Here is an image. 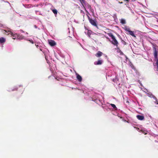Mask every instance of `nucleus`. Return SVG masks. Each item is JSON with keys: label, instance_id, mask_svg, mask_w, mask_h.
I'll list each match as a JSON object with an SVG mask.
<instances>
[{"label": "nucleus", "instance_id": "obj_1", "mask_svg": "<svg viewBox=\"0 0 158 158\" xmlns=\"http://www.w3.org/2000/svg\"><path fill=\"white\" fill-rule=\"evenodd\" d=\"M108 35L111 38L112 40L111 41V43L117 47L118 43L116 40L115 36L111 33H109Z\"/></svg>", "mask_w": 158, "mask_h": 158}, {"label": "nucleus", "instance_id": "obj_2", "mask_svg": "<svg viewBox=\"0 0 158 158\" xmlns=\"http://www.w3.org/2000/svg\"><path fill=\"white\" fill-rule=\"evenodd\" d=\"M9 32H10L9 34L11 35L13 39H22L23 38V36H22L20 35H18L17 33H13L10 31Z\"/></svg>", "mask_w": 158, "mask_h": 158}, {"label": "nucleus", "instance_id": "obj_3", "mask_svg": "<svg viewBox=\"0 0 158 158\" xmlns=\"http://www.w3.org/2000/svg\"><path fill=\"white\" fill-rule=\"evenodd\" d=\"M90 23L93 26L97 28H98V26L97 24L96 20H93L92 19L89 21Z\"/></svg>", "mask_w": 158, "mask_h": 158}, {"label": "nucleus", "instance_id": "obj_4", "mask_svg": "<svg viewBox=\"0 0 158 158\" xmlns=\"http://www.w3.org/2000/svg\"><path fill=\"white\" fill-rule=\"evenodd\" d=\"M49 44L52 46L55 45L56 44V43L54 40H50L48 41Z\"/></svg>", "mask_w": 158, "mask_h": 158}, {"label": "nucleus", "instance_id": "obj_5", "mask_svg": "<svg viewBox=\"0 0 158 158\" xmlns=\"http://www.w3.org/2000/svg\"><path fill=\"white\" fill-rule=\"evenodd\" d=\"M103 54V53L100 51H98V52L95 54V56L98 57H99L101 56Z\"/></svg>", "mask_w": 158, "mask_h": 158}, {"label": "nucleus", "instance_id": "obj_6", "mask_svg": "<svg viewBox=\"0 0 158 158\" xmlns=\"http://www.w3.org/2000/svg\"><path fill=\"white\" fill-rule=\"evenodd\" d=\"M154 54L155 59L157 60V59H158V53L156 49L155 48L154 50Z\"/></svg>", "mask_w": 158, "mask_h": 158}, {"label": "nucleus", "instance_id": "obj_7", "mask_svg": "<svg viewBox=\"0 0 158 158\" xmlns=\"http://www.w3.org/2000/svg\"><path fill=\"white\" fill-rule=\"evenodd\" d=\"M77 78L79 82H81L82 80V78L81 76L78 74H77Z\"/></svg>", "mask_w": 158, "mask_h": 158}, {"label": "nucleus", "instance_id": "obj_8", "mask_svg": "<svg viewBox=\"0 0 158 158\" xmlns=\"http://www.w3.org/2000/svg\"><path fill=\"white\" fill-rule=\"evenodd\" d=\"M6 39L3 37H0V44H3L5 42Z\"/></svg>", "mask_w": 158, "mask_h": 158}, {"label": "nucleus", "instance_id": "obj_9", "mask_svg": "<svg viewBox=\"0 0 158 158\" xmlns=\"http://www.w3.org/2000/svg\"><path fill=\"white\" fill-rule=\"evenodd\" d=\"M136 117L139 120H143L144 119V116L142 115H137Z\"/></svg>", "mask_w": 158, "mask_h": 158}, {"label": "nucleus", "instance_id": "obj_10", "mask_svg": "<svg viewBox=\"0 0 158 158\" xmlns=\"http://www.w3.org/2000/svg\"><path fill=\"white\" fill-rule=\"evenodd\" d=\"M102 60H98L96 63H94L95 65H101L102 64Z\"/></svg>", "mask_w": 158, "mask_h": 158}, {"label": "nucleus", "instance_id": "obj_11", "mask_svg": "<svg viewBox=\"0 0 158 158\" xmlns=\"http://www.w3.org/2000/svg\"><path fill=\"white\" fill-rule=\"evenodd\" d=\"M129 34L133 37H136V36L134 35L133 31L130 30L128 31Z\"/></svg>", "mask_w": 158, "mask_h": 158}, {"label": "nucleus", "instance_id": "obj_12", "mask_svg": "<svg viewBox=\"0 0 158 158\" xmlns=\"http://www.w3.org/2000/svg\"><path fill=\"white\" fill-rule=\"evenodd\" d=\"M92 33V32L91 30H88L87 32V35L89 37H90V35Z\"/></svg>", "mask_w": 158, "mask_h": 158}, {"label": "nucleus", "instance_id": "obj_13", "mask_svg": "<svg viewBox=\"0 0 158 158\" xmlns=\"http://www.w3.org/2000/svg\"><path fill=\"white\" fill-rule=\"evenodd\" d=\"M124 29L126 31H128L130 30V28L127 26H125L124 27Z\"/></svg>", "mask_w": 158, "mask_h": 158}, {"label": "nucleus", "instance_id": "obj_14", "mask_svg": "<svg viewBox=\"0 0 158 158\" xmlns=\"http://www.w3.org/2000/svg\"><path fill=\"white\" fill-rule=\"evenodd\" d=\"M120 23L122 24H125L126 23L125 20L123 19H121L120 20Z\"/></svg>", "mask_w": 158, "mask_h": 158}, {"label": "nucleus", "instance_id": "obj_15", "mask_svg": "<svg viewBox=\"0 0 158 158\" xmlns=\"http://www.w3.org/2000/svg\"><path fill=\"white\" fill-rule=\"evenodd\" d=\"M110 105L114 109L116 110V109H117V107L114 104H110Z\"/></svg>", "mask_w": 158, "mask_h": 158}, {"label": "nucleus", "instance_id": "obj_16", "mask_svg": "<svg viewBox=\"0 0 158 158\" xmlns=\"http://www.w3.org/2000/svg\"><path fill=\"white\" fill-rule=\"evenodd\" d=\"M52 11L55 14H57V10H56V9H53L52 10Z\"/></svg>", "mask_w": 158, "mask_h": 158}, {"label": "nucleus", "instance_id": "obj_17", "mask_svg": "<svg viewBox=\"0 0 158 158\" xmlns=\"http://www.w3.org/2000/svg\"><path fill=\"white\" fill-rule=\"evenodd\" d=\"M18 87H15L13 89H12V91L17 90L18 89Z\"/></svg>", "mask_w": 158, "mask_h": 158}, {"label": "nucleus", "instance_id": "obj_18", "mask_svg": "<svg viewBox=\"0 0 158 158\" xmlns=\"http://www.w3.org/2000/svg\"><path fill=\"white\" fill-rule=\"evenodd\" d=\"M121 42H122V43L123 44H124V45H125L126 44V42L124 40H122Z\"/></svg>", "mask_w": 158, "mask_h": 158}, {"label": "nucleus", "instance_id": "obj_19", "mask_svg": "<svg viewBox=\"0 0 158 158\" xmlns=\"http://www.w3.org/2000/svg\"><path fill=\"white\" fill-rule=\"evenodd\" d=\"M156 65L157 66V70L158 71V59H157L156 61Z\"/></svg>", "mask_w": 158, "mask_h": 158}, {"label": "nucleus", "instance_id": "obj_20", "mask_svg": "<svg viewBox=\"0 0 158 158\" xmlns=\"http://www.w3.org/2000/svg\"><path fill=\"white\" fill-rule=\"evenodd\" d=\"M87 15V16L88 19L89 20V21L92 19L90 18V17H89V16H88Z\"/></svg>", "mask_w": 158, "mask_h": 158}, {"label": "nucleus", "instance_id": "obj_21", "mask_svg": "<svg viewBox=\"0 0 158 158\" xmlns=\"http://www.w3.org/2000/svg\"><path fill=\"white\" fill-rule=\"evenodd\" d=\"M53 79H54V81H56L57 79H56V78L55 77H53Z\"/></svg>", "mask_w": 158, "mask_h": 158}, {"label": "nucleus", "instance_id": "obj_22", "mask_svg": "<svg viewBox=\"0 0 158 158\" xmlns=\"http://www.w3.org/2000/svg\"><path fill=\"white\" fill-rule=\"evenodd\" d=\"M132 69H135V67L134 66L132 67Z\"/></svg>", "mask_w": 158, "mask_h": 158}, {"label": "nucleus", "instance_id": "obj_23", "mask_svg": "<svg viewBox=\"0 0 158 158\" xmlns=\"http://www.w3.org/2000/svg\"><path fill=\"white\" fill-rule=\"evenodd\" d=\"M85 11H86V12L87 13H88V12H89L88 11H87V10H85Z\"/></svg>", "mask_w": 158, "mask_h": 158}, {"label": "nucleus", "instance_id": "obj_24", "mask_svg": "<svg viewBox=\"0 0 158 158\" xmlns=\"http://www.w3.org/2000/svg\"><path fill=\"white\" fill-rule=\"evenodd\" d=\"M119 3H121V4H122V3H123V2H119Z\"/></svg>", "mask_w": 158, "mask_h": 158}, {"label": "nucleus", "instance_id": "obj_25", "mask_svg": "<svg viewBox=\"0 0 158 158\" xmlns=\"http://www.w3.org/2000/svg\"><path fill=\"white\" fill-rule=\"evenodd\" d=\"M87 14L88 15H90V14H89V12H88V13H87Z\"/></svg>", "mask_w": 158, "mask_h": 158}, {"label": "nucleus", "instance_id": "obj_26", "mask_svg": "<svg viewBox=\"0 0 158 158\" xmlns=\"http://www.w3.org/2000/svg\"><path fill=\"white\" fill-rule=\"evenodd\" d=\"M19 87H22V86H21V85H20V86H19Z\"/></svg>", "mask_w": 158, "mask_h": 158}, {"label": "nucleus", "instance_id": "obj_27", "mask_svg": "<svg viewBox=\"0 0 158 158\" xmlns=\"http://www.w3.org/2000/svg\"><path fill=\"white\" fill-rule=\"evenodd\" d=\"M89 6V7L91 8V6Z\"/></svg>", "mask_w": 158, "mask_h": 158}, {"label": "nucleus", "instance_id": "obj_28", "mask_svg": "<svg viewBox=\"0 0 158 158\" xmlns=\"http://www.w3.org/2000/svg\"><path fill=\"white\" fill-rule=\"evenodd\" d=\"M51 77V76H49L48 78H49L50 77Z\"/></svg>", "mask_w": 158, "mask_h": 158}, {"label": "nucleus", "instance_id": "obj_29", "mask_svg": "<svg viewBox=\"0 0 158 158\" xmlns=\"http://www.w3.org/2000/svg\"><path fill=\"white\" fill-rule=\"evenodd\" d=\"M94 33V34L96 35V34H95V33Z\"/></svg>", "mask_w": 158, "mask_h": 158}, {"label": "nucleus", "instance_id": "obj_30", "mask_svg": "<svg viewBox=\"0 0 158 158\" xmlns=\"http://www.w3.org/2000/svg\"><path fill=\"white\" fill-rule=\"evenodd\" d=\"M31 43H32L33 44V42H31Z\"/></svg>", "mask_w": 158, "mask_h": 158}]
</instances>
